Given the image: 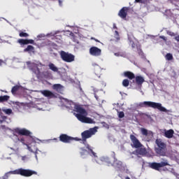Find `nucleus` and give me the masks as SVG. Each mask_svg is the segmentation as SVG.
Listing matches in <instances>:
<instances>
[{"instance_id": "obj_37", "label": "nucleus", "mask_w": 179, "mask_h": 179, "mask_svg": "<svg viewBox=\"0 0 179 179\" xmlns=\"http://www.w3.org/2000/svg\"><path fill=\"white\" fill-rule=\"evenodd\" d=\"M85 146L87 148V149L90 151L93 152V150L92 149V147H90V145L89 144H85Z\"/></svg>"}, {"instance_id": "obj_32", "label": "nucleus", "mask_w": 179, "mask_h": 179, "mask_svg": "<svg viewBox=\"0 0 179 179\" xmlns=\"http://www.w3.org/2000/svg\"><path fill=\"white\" fill-rule=\"evenodd\" d=\"M3 113H5L6 114H7L8 115H10V114H12V109H4L3 110Z\"/></svg>"}, {"instance_id": "obj_48", "label": "nucleus", "mask_w": 179, "mask_h": 179, "mask_svg": "<svg viewBox=\"0 0 179 179\" xmlns=\"http://www.w3.org/2000/svg\"><path fill=\"white\" fill-rule=\"evenodd\" d=\"M59 4L60 6L62 5V1L59 0Z\"/></svg>"}, {"instance_id": "obj_3", "label": "nucleus", "mask_w": 179, "mask_h": 179, "mask_svg": "<svg viewBox=\"0 0 179 179\" xmlns=\"http://www.w3.org/2000/svg\"><path fill=\"white\" fill-rule=\"evenodd\" d=\"M157 147L155 148V153L158 156H166L167 154V145L160 138L155 141Z\"/></svg>"}, {"instance_id": "obj_33", "label": "nucleus", "mask_w": 179, "mask_h": 179, "mask_svg": "<svg viewBox=\"0 0 179 179\" xmlns=\"http://www.w3.org/2000/svg\"><path fill=\"white\" fill-rule=\"evenodd\" d=\"M19 36L20 37H29V34L22 31L20 32Z\"/></svg>"}, {"instance_id": "obj_29", "label": "nucleus", "mask_w": 179, "mask_h": 179, "mask_svg": "<svg viewBox=\"0 0 179 179\" xmlns=\"http://www.w3.org/2000/svg\"><path fill=\"white\" fill-rule=\"evenodd\" d=\"M141 131L142 135H143L144 136H148V129H146L145 128H141Z\"/></svg>"}, {"instance_id": "obj_17", "label": "nucleus", "mask_w": 179, "mask_h": 179, "mask_svg": "<svg viewBox=\"0 0 179 179\" xmlns=\"http://www.w3.org/2000/svg\"><path fill=\"white\" fill-rule=\"evenodd\" d=\"M17 43L21 45H27V44H34V40L33 39H18Z\"/></svg>"}, {"instance_id": "obj_2", "label": "nucleus", "mask_w": 179, "mask_h": 179, "mask_svg": "<svg viewBox=\"0 0 179 179\" xmlns=\"http://www.w3.org/2000/svg\"><path fill=\"white\" fill-rule=\"evenodd\" d=\"M10 174H17L19 176H22V177H31V176L34 174L37 175V172L30 169H24L21 168L5 173L3 177H0V179H8L9 177H10Z\"/></svg>"}, {"instance_id": "obj_7", "label": "nucleus", "mask_w": 179, "mask_h": 179, "mask_svg": "<svg viewBox=\"0 0 179 179\" xmlns=\"http://www.w3.org/2000/svg\"><path fill=\"white\" fill-rule=\"evenodd\" d=\"M97 132V130L95 128H91L89 130L84 131L81 134L83 142L85 145L86 143V140L89 139V138H92L94 134Z\"/></svg>"}, {"instance_id": "obj_51", "label": "nucleus", "mask_w": 179, "mask_h": 179, "mask_svg": "<svg viewBox=\"0 0 179 179\" xmlns=\"http://www.w3.org/2000/svg\"><path fill=\"white\" fill-rule=\"evenodd\" d=\"M125 179H131L129 177H126V178Z\"/></svg>"}, {"instance_id": "obj_41", "label": "nucleus", "mask_w": 179, "mask_h": 179, "mask_svg": "<svg viewBox=\"0 0 179 179\" xmlns=\"http://www.w3.org/2000/svg\"><path fill=\"white\" fill-rule=\"evenodd\" d=\"M159 38H161L162 40H164V41H167V38H166V36H159Z\"/></svg>"}, {"instance_id": "obj_39", "label": "nucleus", "mask_w": 179, "mask_h": 179, "mask_svg": "<svg viewBox=\"0 0 179 179\" xmlns=\"http://www.w3.org/2000/svg\"><path fill=\"white\" fill-rule=\"evenodd\" d=\"M168 34H169V36H171V37H174V36H176V34H175L174 32H173V31H169V32H168Z\"/></svg>"}, {"instance_id": "obj_23", "label": "nucleus", "mask_w": 179, "mask_h": 179, "mask_svg": "<svg viewBox=\"0 0 179 179\" xmlns=\"http://www.w3.org/2000/svg\"><path fill=\"white\" fill-rule=\"evenodd\" d=\"M93 66L94 68V73H96V75H99L100 72H101V68H100V66H99L98 64H93Z\"/></svg>"}, {"instance_id": "obj_36", "label": "nucleus", "mask_w": 179, "mask_h": 179, "mask_svg": "<svg viewBox=\"0 0 179 179\" xmlns=\"http://www.w3.org/2000/svg\"><path fill=\"white\" fill-rule=\"evenodd\" d=\"M43 74L44 75V76H51V73H50L48 71H44L43 73Z\"/></svg>"}, {"instance_id": "obj_15", "label": "nucleus", "mask_w": 179, "mask_h": 179, "mask_svg": "<svg viewBox=\"0 0 179 179\" xmlns=\"http://www.w3.org/2000/svg\"><path fill=\"white\" fill-rule=\"evenodd\" d=\"M41 94L45 96V97H48V99H55V94L52 92L47 90L41 91Z\"/></svg>"}, {"instance_id": "obj_24", "label": "nucleus", "mask_w": 179, "mask_h": 179, "mask_svg": "<svg viewBox=\"0 0 179 179\" xmlns=\"http://www.w3.org/2000/svg\"><path fill=\"white\" fill-rule=\"evenodd\" d=\"M49 69L53 72H58V67L55 66V64L52 63H50L48 64Z\"/></svg>"}, {"instance_id": "obj_46", "label": "nucleus", "mask_w": 179, "mask_h": 179, "mask_svg": "<svg viewBox=\"0 0 179 179\" xmlns=\"http://www.w3.org/2000/svg\"><path fill=\"white\" fill-rule=\"evenodd\" d=\"M113 29H118L117 27V25H115V24H113Z\"/></svg>"}, {"instance_id": "obj_13", "label": "nucleus", "mask_w": 179, "mask_h": 179, "mask_svg": "<svg viewBox=\"0 0 179 179\" xmlns=\"http://www.w3.org/2000/svg\"><path fill=\"white\" fill-rule=\"evenodd\" d=\"M129 10V7H123L118 13V16L123 19L124 20H127V16H128V11Z\"/></svg>"}, {"instance_id": "obj_53", "label": "nucleus", "mask_w": 179, "mask_h": 179, "mask_svg": "<svg viewBox=\"0 0 179 179\" xmlns=\"http://www.w3.org/2000/svg\"><path fill=\"white\" fill-rule=\"evenodd\" d=\"M0 112H1V108H0Z\"/></svg>"}, {"instance_id": "obj_40", "label": "nucleus", "mask_w": 179, "mask_h": 179, "mask_svg": "<svg viewBox=\"0 0 179 179\" xmlns=\"http://www.w3.org/2000/svg\"><path fill=\"white\" fill-rule=\"evenodd\" d=\"M173 176H175V177H176V178H178L179 179V174L176 172H172Z\"/></svg>"}, {"instance_id": "obj_52", "label": "nucleus", "mask_w": 179, "mask_h": 179, "mask_svg": "<svg viewBox=\"0 0 179 179\" xmlns=\"http://www.w3.org/2000/svg\"><path fill=\"white\" fill-rule=\"evenodd\" d=\"M0 43H2V39L0 38Z\"/></svg>"}, {"instance_id": "obj_18", "label": "nucleus", "mask_w": 179, "mask_h": 179, "mask_svg": "<svg viewBox=\"0 0 179 179\" xmlns=\"http://www.w3.org/2000/svg\"><path fill=\"white\" fill-rule=\"evenodd\" d=\"M134 79L136 85L139 86V87H142V85H143L145 82V78L142 76H136Z\"/></svg>"}, {"instance_id": "obj_27", "label": "nucleus", "mask_w": 179, "mask_h": 179, "mask_svg": "<svg viewBox=\"0 0 179 179\" xmlns=\"http://www.w3.org/2000/svg\"><path fill=\"white\" fill-rule=\"evenodd\" d=\"M128 40L129 41V44L130 45H131V48H136V45L135 44V42H134V41L132 40V38H131L130 36L128 37Z\"/></svg>"}, {"instance_id": "obj_26", "label": "nucleus", "mask_w": 179, "mask_h": 179, "mask_svg": "<svg viewBox=\"0 0 179 179\" xmlns=\"http://www.w3.org/2000/svg\"><path fill=\"white\" fill-rule=\"evenodd\" d=\"M9 96L8 95H4V96H0V101L1 103H3V101H8L9 100Z\"/></svg>"}, {"instance_id": "obj_10", "label": "nucleus", "mask_w": 179, "mask_h": 179, "mask_svg": "<svg viewBox=\"0 0 179 179\" xmlns=\"http://www.w3.org/2000/svg\"><path fill=\"white\" fill-rule=\"evenodd\" d=\"M130 141H131V148H135V149H139V148H142V146H143V145H142L138 138H136V136H135V135L134 134L130 135Z\"/></svg>"}, {"instance_id": "obj_9", "label": "nucleus", "mask_w": 179, "mask_h": 179, "mask_svg": "<svg viewBox=\"0 0 179 179\" xmlns=\"http://www.w3.org/2000/svg\"><path fill=\"white\" fill-rule=\"evenodd\" d=\"M59 139L60 142H62L63 143H71V142H73V141H80V139L78 138H73L65 134H62L59 136Z\"/></svg>"}, {"instance_id": "obj_19", "label": "nucleus", "mask_w": 179, "mask_h": 179, "mask_svg": "<svg viewBox=\"0 0 179 179\" xmlns=\"http://www.w3.org/2000/svg\"><path fill=\"white\" fill-rule=\"evenodd\" d=\"M164 136L166 138H168V139H171V138H173V136H174V130L169 129L168 131H166L164 132Z\"/></svg>"}, {"instance_id": "obj_38", "label": "nucleus", "mask_w": 179, "mask_h": 179, "mask_svg": "<svg viewBox=\"0 0 179 179\" xmlns=\"http://www.w3.org/2000/svg\"><path fill=\"white\" fill-rule=\"evenodd\" d=\"M54 89H59L61 87V84H55L53 85Z\"/></svg>"}, {"instance_id": "obj_49", "label": "nucleus", "mask_w": 179, "mask_h": 179, "mask_svg": "<svg viewBox=\"0 0 179 179\" xmlns=\"http://www.w3.org/2000/svg\"><path fill=\"white\" fill-rule=\"evenodd\" d=\"M92 40H95L97 43H99V40L94 38H92Z\"/></svg>"}, {"instance_id": "obj_35", "label": "nucleus", "mask_w": 179, "mask_h": 179, "mask_svg": "<svg viewBox=\"0 0 179 179\" xmlns=\"http://www.w3.org/2000/svg\"><path fill=\"white\" fill-rule=\"evenodd\" d=\"M115 36L116 40H120V34L118 33V31H115Z\"/></svg>"}, {"instance_id": "obj_42", "label": "nucleus", "mask_w": 179, "mask_h": 179, "mask_svg": "<svg viewBox=\"0 0 179 179\" xmlns=\"http://www.w3.org/2000/svg\"><path fill=\"white\" fill-rule=\"evenodd\" d=\"M18 141H20V142H22V143H24V138H18Z\"/></svg>"}, {"instance_id": "obj_12", "label": "nucleus", "mask_w": 179, "mask_h": 179, "mask_svg": "<svg viewBox=\"0 0 179 179\" xmlns=\"http://www.w3.org/2000/svg\"><path fill=\"white\" fill-rule=\"evenodd\" d=\"M90 54L93 57H100L101 55V49L96 46H92L90 48Z\"/></svg>"}, {"instance_id": "obj_31", "label": "nucleus", "mask_w": 179, "mask_h": 179, "mask_svg": "<svg viewBox=\"0 0 179 179\" xmlns=\"http://www.w3.org/2000/svg\"><path fill=\"white\" fill-rule=\"evenodd\" d=\"M166 59H167V61H171V59H173V55H171V53H167L166 55Z\"/></svg>"}, {"instance_id": "obj_44", "label": "nucleus", "mask_w": 179, "mask_h": 179, "mask_svg": "<svg viewBox=\"0 0 179 179\" xmlns=\"http://www.w3.org/2000/svg\"><path fill=\"white\" fill-rule=\"evenodd\" d=\"M3 64H4V62L0 59V66H2Z\"/></svg>"}, {"instance_id": "obj_47", "label": "nucleus", "mask_w": 179, "mask_h": 179, "mask_svg": "<svg viewBox=\"0 0 179 179\" xmlns=\"http://www.w3.org/2000/svg\"><path fill=\"white\" fill-rule=\"evenodd\" d=\"M94 97H95V99H96V100H99V96H97V95L95 94H94Z\"/></svg>"}, {"instance_id": "obj_14", "label": "nucleus", "mask_w": 179, "mask_h": 179, "mask_svg": "<svg viewBox=\"0 0 179 179\" xmlns=\"http://www.w3.org/2000/svg\"><path fill=\"white\" fill-rule=\"evenodd\" d=\"M148 153L146 148H143L142 147L137 148L132 152V155H136V156H145Z\"/></svg>"}, {"instance_id": "obj_43", "label": "nucleus", "mask_w": 179, "mask_h": 179, "mask_svg": "<svg viewBox=\"0 0 179 179\" xmlns=\"http://www.w3.org/2000/svg\"><path fill=\"white\" fill-rule=\"evenodd\" d=\"M8 118L6 116H1L2 121H5Z\"/></svg>"}, {"instance_id": "obj_8", "label": "nucleus", "mask_w": 179, "mask_h": 179, "mask_svg": "<svg viewBox=\"0 0 179 179\" xmlns=\"http://www.w3.org/2000/svg\"><path fill=\"white\" fill-rule=\"evenodd\" d=\"M60 57L64 62H73L75 61V55L64 50L60 52Z\"/></svg>"}, {"instance_id": "obj_30", "label": "nucleus", "mask_w": 179, "mask_h": 179, "mask_svg": "<svg viewBox=\"0 0 179 179\" xmlns=\"http://www.w3.org/2000/svg\"><path fill=\"white\" fill-rule=\"evenodd\" d=\"M136 49H137L138 55H140L141 57H143V51L142 50V49L137 45H136Z\"/></svg>"}, {"instance_id": "obj_28", "label": "nucleus", "mask_w": 179, "mask_h": 179, "mask_svg": "<svg viewBox=\"0 0 179 179\" xmlns=\"http://www.w3.org/2000/svg\"><path fill=\"white\" fill-rule=\"evenodd\" d=\"M122 85L124 86V87H128V86H129V80L128 79L123 80Z\"/></svg>"}, {"instance_id": "obj_25", "label": "nucleus", "mask_w": 179, "mask_h": 179, "mask_svg": "<svg viewBox=\"0 0 179 179\" xmlns=\"http://www.w3.org/2000/svg\"><path fill=\"white\" fill-rule=\"evenodd\" d=\"M19 89H20V86H19V85H15L14 87H13V88L11 90L12 94H16V93L17 92V90H19Z\"/></svg>"}, {"instance_id": "obj_16", "label": "nucleus", "mask_w": 179, "mask_h": 179, "mask_svg": "<svg viewBox=\"0 0 179 179\" xmlns=\"http://www.w3.org/2000/svg\"><path fill=\"white\" fill-rule=\"evenodd\" d=\"M29 69L34 72V73H40V69L36 63H31L28 65Z\"/></svg>"}, {"instance_id": "obj_11", "label": "nucleus", "mask_w": 179, "mask_h": 179, "mask_svg": "<svg viewBox=\"0 0 179 179\" xmlns=\"http://www.w3.org/2000/svg\"><path fill=\"white\" fill-rule=\"evenodd\" d=\"M15 134H18V135H22V136H29L31 138V131L27 130V129H19L17 128L15 129Z\"/></svg>"}, {"instance_id": "obj_22", "label": "nucleus", "mask_w": 179, "mask_h": 179, "mask_svg": "<svg viewBox=\"0 0 179 179\" xmlns=\"http://www.w3.org/2000/svg\"><path fill=\"white\" fill-rule=\"evenodd\" d=\"M24 52H34V47L31 45H29L24 50Z\"/></svg>"}, {"instance_id": "obj_50", "label": "nucleus", "mask_w": 179, "mask_h": 179, "mask_svg": "<svg viewBox=\"0 0 179 179\" xmlns=\"http://www.w3.org/2000/svg\"><path fill=\"white\" fill-rule=\"evenodd\" d=\"M136 2H142V0H135Z\"/></svg>"}, {"instance_id": "obj_20", "label": "nucleus", "mask_w": 179, "mask_h": 179, "mask_svg": "<svg viewBox=\"0 0 179 179\" xmlns=\"http://www.w3.org/2000/svg\"><path fill=\"white\" fill-rule=\"evenodd\" d=\"M124 76H125V78H128V79H129L130 80H132V79H135V74L131 71H125L124 73Z\"/></svg>"}, {"instance_id": "obj_5", "label": "nucleus", "mask_w": 179, "mask_h": 179, "mask_svg": "<svg viewBox=\"0 0 179 179\" xmlns=\"http://www.w3.org/2000/svg\"><path fill=\"white\" fill-rule=\"evenodd\" d=\"M161 162L159 163L157 162H150L148 166L150 169H152V170H156L157 171H160V169L162 167H166V166H170L169 164V160L166 158L161 159Z\"/></svg>"}, {"instance_id": "obj_34", "label": "nucleus", "mask_w": 179, "mask_h": 179, "mask_svg": "<svg viewBox=\"0 0 179 179\" xmlns=\"http://www.w3.org/2000/svg\"><path fill=\"white\" fill-rule=\"evenodd\" d=\"M118 117H119L120 118H124V117H125V113H124L123 111H120V112H119V113H118Z\"/></svg>"}, {"instance_id": "obj_45", "label": "nucleus", "mask_w": 179, "mask_h": 179, "mask_svg": "<svg viewBox=\"0 0 179 179\" xmlns=\"http://www.w3.org/2000/svg\"><path fill=\"white\" fill-rule=\"evenodd\" d=\"M175 40H176V41H179V36H176V37H175Z\"/></svg>"}, {"instance_id": "obj_21", "label": "nucleus", "mask_w": 179, "mask_h": 179, "mask_svg": "<svg viewBox=\"0 0 179 179\" xmlns=\"http://www.w3.org/2000/svg\"><path fill=\"white\" fill-rule=\"evenodd\" d=\"M61 103L62 104V106H64V107H66V106H68V104L71 105V103H72V101H69L68 99H65V98H61Z\"/></svg>"}, {"instance_id": "obj_1", "label": "nucleus", "mask_w": 179, "mask_h": 179, "mask_svg": "<svg viewBox=\"0 0 179 179\" xmlns=\"http://www.w3.org/2000/svg\"><path fill=\"white\" fill-rule=\"evenodd\" d=\"M75 111L78 113L77 114H76V117L78 120V121H80V122H83L84 124L95 123L93 119L87 117L88 113L87 111H86V109L80 107V106H77L75 107Z\"/></svg>"}, {"instance_id": "obj_4", "label": "nucleus", "mask_w": 179, "mask_h": 179, "mask_svg": "<svg viewBox=\"0 0 179 179\" xmlns=\"http://www.w3.org/2000/svg\"><path fill=\"white\" fill-rule=\"evenodd\" d=\"M138 107L157 108L159 111H163L164 113H167V109L162 106V103L152 102V101H143L138 104Z\"/></svg>"}, {"instance_id": "obj_6", "label": "nucleus", "mask_w": 179, "mask_h": 179, "mask_svg": "<svg viewBox=\"0 0 179 179\" xmlns=\"http://www.w3.org/2000/svg\"><path fill=\"white\" fill-rule=\"evenodd\" d=\"M104 161L108 164H113V166H115V167H117V169H120L122 166V162L118 161L117 158H115V152H113L112 157H106L104 158Z\"/></svg>"}]
</instances>
